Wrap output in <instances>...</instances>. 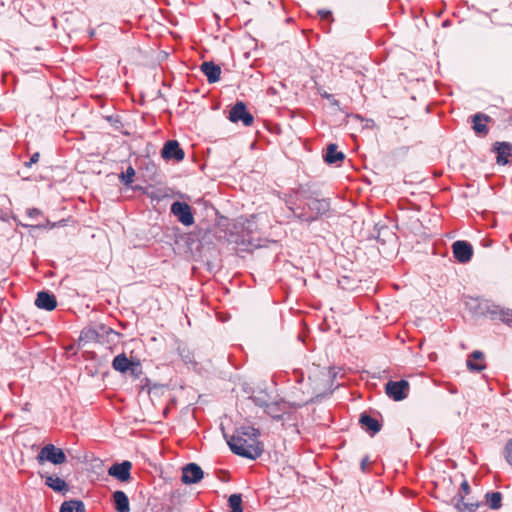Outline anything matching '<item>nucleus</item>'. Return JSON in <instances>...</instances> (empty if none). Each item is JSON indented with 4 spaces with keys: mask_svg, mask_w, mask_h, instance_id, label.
<instances>
[{
    "mask_svg": "<svg viewBox=\"0 0 512 512\" xmlns=\"http://www.w3.org/2000/svg\"><path fill=\"white\" fill-rule=\"evenodd\" d=\"M204 477L202 468L196 463H188L182 468L181 481L184 484H196Z\"/></svg>",
    "mask_w": 512,
    "mask_h": 512,
    "instance_id": "10",
    "label": "nucleus"
},
{
    "mask_svg": "<svg viewBox=\"0 0 512 512\" xmlns=\"http://www.w3.org/2000/svg\"><path fill=\"white\" fill-rule=\"evenodd\" d=\"M410 384L407 380H389L385 385V393L394 401H402L407 398Z\"/></svg>",
    "mask_w": 512,
    "mask_h": 512,
    "instance_id": "7",
    "label": "nucleus"
},
{
    "mask_svg": "<svg viewBox=\"0 0 512 512\" xmlns=\"http://www.w3.org/2000/svg\"><path fill=\"white\" fill-rule=\"evenodd\" d=\"M260 432L252 426H241L234 435L227 440L231 451L243 458L256 460L263 453L262 443L259 441Z\"/></svg>",
    "mask_w": 512,
    "mask_h": 512,
    "instance_id": "2",
    "label": "nucleus"
},
{
    "mask_svg": "<svg viewBox=\"0 0 512 512\" xmlns=\"http://www.w3.org/2000/svg\"><path fill=\"white\" fill-rule=\"evenodd\" d=\"M150 197H151L152 199L160 200V196L155 195L154 193H152V194L150 195Z\"/></svg>",
    "mask_w": 512,
    "mask_h": 512,
    "instance_id": "45",
    "label": "nucleus"
},
{
    "mask_svg": "<svg viewBox=\"0 0 512 512\" xmlns=\"http://www.w3.org/2000/svg\"><path fill=\"white\" fill-rule=\"evenodd\" d=\"M465 305L469 312L475 317L491 318L492 309H494V303L492 301L479 297H468Z\"/></svg>",
    "mask_w": 512,
    "mask_h": 512,
    "instance_id": "4",
    "label": "nucleus"
},
{
    "mask_svg": "<svg viewBox=\"0 0 512 512\" xmlns=\"http://www.w3.org/2000/svg\"><path fill=\"white\" fill-rule=\"evenodd\" d=\"M132 463L124 460L121 463H114L108 468V475L120 482H128L131 479Z\"/></svg>",
    "mask_w": 512,
    "mask_h": 512,
    "instance_id": "9",
    "label": "nucleus"
},
{
    "mask_svg": "<svg viewBox=\"0 0 512 512\" xmlns=\"http://www.w3.org/2000/svg\"><path fill=\"white\" fill-rule=\"evenodd\" d=\"M494 150L497 153L496 162L500 165L508 164L512 156V144L509 142H495Z\"/></svg>",
    "mask_w": 512,
    "mask_h": 512,
    "instance_id": "17",
    "label": "nucleus"
},
{
    "mask_svg": "<svg viewBox=\"0 0 512 512\" xmlns=\"http://www.w3.org/2000/svg\"><path fill=\"white\" fill-rule=\"evenodd\" d=\"M99 330L102 334L110 335V334H117L112 328L107 327L105 325H100Z\"/></svg>",
    "mask_w": 512,
    "mask_h": 512,
    "instance_id": "39",
    "label": "nucleus"
},
{
    "mask_svg": "<svg viewBox=\"0 0 512 512\" xmlns=\"http://www.w3.org/2000/svg\"><path fill=\"white\" fill-rule=\"evenodd\" d=\"M161 156L168 161L175 160L180 162L184 159L185 152L177 140H168L161 150Z\"/></svg>",
    "mask_w": 512,
    "mask_h": 512,
    "instance_id": "11",
    "label": "nucleus"
},
{
    "mask_svg": "<svg viewBox=\"0 0 512 512\" xmlns=\"http://www.w3.org/2000/svg\"><path fill=\"white\" fill-rule=\"evenodd\" d=\"M324 161L328 164H337L345 158V154L338 151V146L334 143L328 144L326 152L323 155Z\"/></svg>",
    "mask_w": 512,
    "mask_h": 512,
    "instance_id": "22",
    "label": "nucleus"
},
{
    "mask_svg": "<svg viewBox=\"0 0 512 512\" xmlns=\"http://www.w3.org/2000/svg\"><path fill=\"white\" fill-rule=\"evenodd\" d=\"M452 250L454 258L459 263H467L471 260L473 256V247L472 245L464 240L455 241L452 244Z\"/></svg>",
    "mask_w": 512,
    "mask_h": 512,
    "instance_id": "12",
    "label": "nucleus"
},
{
    "mask_svg": "<svg viewBox=\"0 0 512 512\" xmlns=\"http://www.w3.org/2000/svg\"><path fill=\"white\" fill-rule=\"evenodd\" d=\"M41 478L45 480V485L55 492L65 494L69 491V486L62 478L49 474H40Z\"/></svg>",
    "mask_w": 512,
    "mask_h": 512,
    "instance_id": "16",
    "label": "nucleus"
},
{
    "mask_svg": "<svg viewBox=\"0 0 512 512\" xmlns=\"http://www.w3.org/2000/svg\"><path fill=\"white\" fill-rule=\"evenodd\" d=\"M40 154L39 152H35L31 155L29 161L25 162L26 167H31L32 164H35L39 161Z\"/></svg>",
    "mask_w": 512,
    "mask_h": 512,
    "instance_id": "34",
    "label": "nucleus"
},
{
    "mask_svg": "<svg viewBox=\"0 0 512 512\" xmlns=\"http://www.w3.org/2000/svg\"><path fill=\"white\" fill-rule=\"evenodd\" d=\"M368 456L364 457L362 460H361V463H360V468L363 472L366 471V466H367V463H368Z\"/></svg>",
    "mask_w": 512,
    "mask_h": 512,
    "instance_id": "43",
    "label": "nucleus"
},
{
    "mask_svg": "<svg viewBox=\"0 0 512 512\" xmlns=\"http://www.w3.org/2000/svg\"><path fill=\"white\" fill-rule=\"evenodd\" d=\"M133 366V361H131L125 353H121L114 357L112 361V367L114 370L120 373H126L129 371V368Z\"/></svg>",
    "mask_w": 512,
    "mask_h": 512,
    "instance_id": "24",
    "label": "nucleus"
},
{
    "mask_svg": "<svg viewBox=\"0 0 512 512\" xmlns=\"http://www.w3.org/2000/svg\"><path fill=\"white\" fill-rule=\"evenodd\" d=\"M285 203L292 217L302 223H312L327 214L331 208L329 198L310 184H300L285 195Z\"/></svg>",
    "mask_w": 512,
    "mask_h": 512,
    "instance_id": "1",
    "label": "nucleus"
},
{
    "mask_svg": "<svg viewBox=\"0 0 512 512\" xmlns=\"http://www.w3.org/2000/svg\"><path fill=\"white\" fill-rule=\"evenodd\" d=\"M170 211L171 214H173L184 226H191L194 224V215L192 208L188 203L175 201L172 203Z\"/></svg>",
    "mask_w": 512,
    "mask_h": 512,
    "instance_id": "8",
    "label": "nucleus"
},
{
    "mask_svg": "<svg viewBox=\"0 0 512 512\" xmlns=\"http://www.w3.org/2000/svg\"><path fill=\"white\" fill-rule=\"evenodd\" d=\"M85 334V337L88 339H97L99 337V332L95 329H89L86 332H82Z\"/></svg>",
    "mask_w": 512,
    "mask_h": 512,
    "instance_id": "35",
    "label": "nucleus"
},
{
    "mask_svg": "<svg viewBox=\"0 0 512 512\" xmlns=\"http://www.w3.org/2000/svg\"><path fill=\"white\" fill-rule=\"evenodd\" d=\"M359 423L362 429L371 436L376 435L382 429V424L376 418L369 415L367 412H363L360 414Z\"/></svg>",
    "mask_w": 512,
    "mask_h": 512,
    "instance_id": "14",
    "label": "nucleus"
},
{
    "mask_svg": "<svg viewBox=\"0 0 512 512\" xmlns=\"http://www.w3.org/2000/svg\"><path fill=\"white\" fill-rule=\"evenodd\" d=\"M504 457L507 463L512 467V438L505 445Z\"/></svg>",
    "mask_w": 512,
    "mask_h": 512,
    "instance_id": "32",
    "label": "nucleus"
},
{
    "mask_svg": "<svg viewBox=\"0 0 512 512\" xmlns=\"http://www.w3.org/2000/svg\"><path fill=\"white\" fill-rule=\"evenodd\" d=\"M502 493L499 491L487 492L485 500L487 506L492 510H498L502 507Z\"/></svg>",
    "mask_w": 512,
    "mask_h": 512,
    "instance_id": "27",
    "label": "nucleus"
},
{
    "mask_svg": "<svg viewBox=\"0 0 512 512\" xmlns=\"http://www.w3.org/2000/svg\"><path fill=\"white\" fill-rule=\"evenodd\" d=\"M177 351L182 361L186 365H191L193 368L196 367L197 363L194 360V354L186 345L179 344L177 347Z\"/></svg>",
    "mask_w": 512,
    "mask_h": 512,
    "instance_id": "28",
    "label": "nucleus"
},
{
    "mask_svg": "<svg viewBox=\"0 0 512 512\" xmlns=\"http://www.w3.org/2000/svg\"><path fill=\"white\" fill-rule=\"evenodd\" d=\"M321 95L323 98H326L327 100H329L332 105H335V106L339 105V101L337 99H335L332 94L325 92Z\"/></svg>",
    "mask_w": 512,
    "mask_h": 512,
    "instance_id": "37",
    "label": "nucleus"
},
{
    "mask_svg": "<svg viewBox=\"0 0 512 512\" xmlns=\"http://www.w3.org/2000/svg\"><path fill=\"white\" fill-rule=\"evenodd\" d=\"M228 505L231 508L230 512H243L241 494H231L228 498Z\"/></svg>",
    "mask_w": 512,
    "mask_h": 512,
    "instance_id": "30",
    "label": "nucleus"
},
{
    "mask_svg": "<svg viewBox=\"0 0 512 512\" xmlns=\"http://www.w3.org/2000/svg\"><path fill=\"white\" fill-rule=\"evenodd\" d=\"M228 119L233 123L241 122L245 127H249L254 122V116L247 110L243 101H237L229 111Z\"/></svg>",
    "mask_w": 512,
    "mask_h": 512,
    "instance_id": "6",
    "label": "nucleus"
},
{
    "mask_svg": "<svg viewBox=\"0 0 512 512\" xmlns=\"http://www.w3.org/2000/svg\"><path fill=\"white\" fill-rule=\"evenodd\" d=\"M269 398V395L264 390H260L257 394L249 396V400H251L256 406L263 408L264 411L270 403Z\"/></svg>",
    "mask_w": 512,
    "mask_h": 512,
    "instance_id": "29",
    "label": "nucleus"
},
{
    "mask_svg": "<svg viewBox=\"0 0 512 512\" xmlns=\"http://www.w3.org/2000/svg\"><path fill=\"white\" fill-rule=\"evenodd\" d=\"M139 367H140L139 362H133V366H131V368H129V371L131 372V374L137 376L139 373Z\"/></svg>",
    "mask_w": 512,
    "mask_h": 512,
    "instance_id": "42",
    "label": "nucleus"
},
{
    "mask_svg": "<svg viewBox=\"0 0 512 512\" xmlns=\"http://www.w3.org/2000/svg\"><path fill=\"white\" fill-rule=\"evenodd\" d=\"M460 489L461 491L463 492L464 496L465 495H468L470 493V486H469V483L467 480H464L462 483H461V486H460Z\"/></svg>",
    "mask_w": 512,
    "mask_h": 512,
    "instance_id": "41",
    "label": "nucleus"
},
{
    "mask_svg": "<svg viewBox=\"0 0 512 512\" xmlns=\"http://www.w3.org/2000/svg\"><path fill=\"white\" fill-rule=\"evenodd\" d=\"M35 305L39 309L52 311L57 307V300L54 294L49 291H39L35 300Z\"/></svg>",
    "mask_w": 512,
    "mask_h": 512,
    "instance_id": "15",
    "label": "nucleus"
},
{
    "mask_svg": "<svg viewBox=\"0 0 512 512\" xmlns=\"http://www.w3.org/2000/svg\"><path fill=\"white\" fill-rule=\"evenodd\" d=\"M375 239L382 245L395 242L397 239L396 234L386 225L377 223L374 227Z\"/></svg>",
    "mask_w": 512,
    "mask_h": 512,
    "instance_id": "18",
    "label": "nucleus"
},
{
    "mask_svg": "<svg viewBox=\"0 0 512 512\" xmlns=\"http://www.w3.org/2000/svg\"><path fill=\"white\" fill-rule=\"evenodd\" d=\"M77 504H73L74 512H85L84 503L80 500H76Z\"/></svg>",
    "mask_w": 512,
    "mask_h": 512,
    "instance_id": "40",
    "label": "nucleus"
},
{
    "mask_svg": "<svg viewBox=\"0 0 512 512\" xmlns=\"http://www.w3.org/2000/svg\"><path fill=\"white\" fill-rule=\"evenodd\" d=\"M491 314V320H500L504 323H512V309L501 307L494 303V309Z\"/></svg>",
    "mask_w": 512,
    "mask_h": 512,
    "instance_id": "23",
    "label": "nucleus"
},
{
    "mask_svg": "<svg viewBox=\"0 0 512 512\" xmlns=\"http://www.w3.org/2000/svg\"><path fill=\"white\" fill-rule=\"evenodd\" d=\"M41 214L40 210L37 208H31L27 210V216L31 219H35Z\"/></svg>",
    "mask_w": 512,
    "mask_h": 512,
    "instance_id": "38",
    "label": "nucleus"
},
{
    "mask_svg": "<svg viewBox=\"0 0 512 512\" xmlns=\"http://www.w3.org/2000/svg\"><path fill=\"white\" fill-rule=\"evenodd\" d=\"M454 500L456 501L454 506L460 512H475L480 505L478 502H476V503L465 502L464 495H462V494H457L454 497Z\"/></svg>",
    "mask_w": 512,
    "mask_h": 512,
    "instance_id": "26",
    "label": "nucleus"
},
{
    "mask_svg": "<svg viewBox=\"0 0 512 512\" xmlns=\"http://www.w3.org/2000/svg\"><path fill=\"white\" fill-rule=\"evenodd\" d=\"M490 117L488 115L477 113L473 116V130L478 135H486L488 133V128L486 126V122L490 121Z\"/></svg>",
    "mask_w": 512,
    "mask_h": 512,
    "instance_id": "25",
    "label": "nucleus"
},
{
    "mask_svg": "<svg viewBox=\"0 0 512 512\" xmlns=\"http://www.w3.org/2000/svg\"><path fill=\"white\" fill-rule=\"evenodd\" d=\"M135 176V170L134 168L130 165L128 166V168L126 169L125 172H122L120 175H119V179L120 181L126 185V186H129L132 182H133V178Z\"/></svg>",
    "mask_w": 512,
    "mask_h": 512,
    "instance_id": "31",
    "label": "nucleus"
},
{
    "mask_svg": "<svg viewBox=\"0 0 512 512\" xmlns=\"http://www.w3.org/2000/svg\"><path fill=\"white\" fill-rule=\"evenodd\" d=\"M94 35H95V30L94 29L89 30V37L92 38V37H94Z\"/></svg>",
    "mask_w": 512,
    "mask_h": 512,
    "instance_id": "44",
    "label": "nucleus"
},
{
    "mask_svg": "<svg viewBox=\"0 0 512 512\" xmlns=\"http://www.w3.org/2000/svg\"><path fill=\"white\" fill-rule=\"evenodd\" d=\"M254 229L255 223L249 220L234 224L228 234L229 243L242 252H251L261 247V240Z\"/></svg>",
    "mask_w": 512,
    "mask_h": 512,
    "instance_id": "3",
    "label": "nucleus"
},
{
    "mask_svg": "<svg viewBox=\"0 0 512 512\" xmlns=\"http://www.w3.org/2000/svg\"><path fill=\"white\" fill-rule=\"evenodd\" d=\"M317 13L322 19H330L332 17V12L330 10L320 9Z\"/></svg>",
    "mask_w": 512,
    "mask_h": 512,
    "instance_id": "36",
    "label": "nucleus"
},
{
    "mask_svg": "<svg viewBox=\"0 0 512 512\" xmlns=\"http://www.w3.org/2000/svg\"><path fill=\"white\" fill-rule=\"evenodd\" d=\"M73 504H77L76 500L63 502L60 507V512H74Z\"/></svg>",
    "mask_w": 512,
    "mask_h": 512,
    "instance_id": "33",
    "label": "nucleus"
},
{
    "mask_svg": "<svg viewBox=\"0 0 512 512\" xmlns=\"http://www.w3.org/2000/svg\"><path fill=\"white\" fill-rule=\"evenodd\" d=\"M36 459L40 464L48 461L54 465H60L66 462L67 457L63 449L47 444L40 450Z\"/></svg>",
    "mask_w": 512,
    "mask_h": 512,
    "instance_id": "5",
    "label": "nucleus"
},
{
    "mask_svg": "<svg viewBox=\"0 0 512 512\" xmlns=\"http://www.w3.org/2000/svg\"><path fill=\"white\" fill-rule=\"evenodd\" d=\"M484 353L480 350L473 351L466 360V366L471 372H481L486 368V364L484 362H475V361H483Z\"/></svg>",
    "mask_w": 512,
    "mask_h": 512,
    "instance_id": "20",
    "label": "nucleus"
},
{
    "mask_svg": "<svg viewBox=\"0 0 512 512\" xmlns=\"http://www.w3.org/2000/svg\"><path fill=\"white\" fill-rule=\"evenodd\" d=\"M285 405H288L289 408L296 407L294 404L287 403L281 399L279 401L270 402L265 410V413L269 415L273 420L281 421L283 420V415L286 412Z\"/></svg>",
    "mask_w": 512,
    "mask_h": 512,
    "instance_id": "13",
    "label": "nucleus"
},
{
    "mask_svg": "<svg viewBox=\"0 0 512 512\" xmlns=\"http://www.w3.org/2000/svg\"><path fill=\"white\" fill-rule=\"evenodd\" d=\"M114 508L117 512H130L129 498L125 492L117 490L112 494Z\"/></svg>",
    "mask_w": 512,
    "mask_h": 512,
    "instance_id": "21",
    "label": "nucleus"
},
{
    "mask_svg": "<svg viewBox=\"0 0 512 512\" xmlns=\"http://www.w3.org/2000/svg\"><path fill=\"white\" fill-rule=\"evenodd\" d=\"M201 71L207 77V81L212 84L220 80L221 67L212 61H205L200 66Z\"/></svg>",
    "mask_w": 512,
    "mask_h": 512,
    "instance_id": "19",
    "label": "nucleus"
}]
</instances>
